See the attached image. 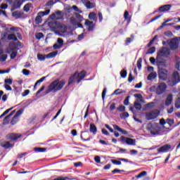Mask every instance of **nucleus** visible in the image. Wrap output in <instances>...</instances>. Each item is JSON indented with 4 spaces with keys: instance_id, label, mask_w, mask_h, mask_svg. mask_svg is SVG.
Returning <instances> with one entry per match:
<instances>
[{
    "instance_id": "nucleus-1",
    "label": "nucleus",
    "mask_w": 180,
    "mask_h": 180,
    "mask_svg": "<svg viewBox=\"0 0 180 180\" xmlns=\"http://www.w3.org/2000/svg\"><path fill=\"white\" fill-rule=\"evenodd\" d=\"M64 85H65V82L64 81H57L53 82L49 86V92H57V91H61Z\"/></svg>"
},
{
    "instance_id": "nucleus-2",
    "label": "nucleus",
    "mask_w": 180,
    "mask_h": 180,
    "mask_svg": "<svg viewBox=\"0 0 180 180\" xmlns=\"http://www.w3.org/2000/svg\"><path fill=\"white\" fill-rule=\"evenodd\" d=\"M180 82V76L178 72H174L171 78L167 81V84L169 86H175L177 84Z\"/></svg>"
},
{
    "instance_id": "nucleus-3",
    "label": "nucleus",
    "mask_w": 180,
    "mask_h": 180,
    "mask_svg": "<svg viewBox=\"0 0 180 180\" xmlns=\"http://www.w3.org/2000/svg\"><path fill=\"white\" fill-rule=\"evenodd\" d=\"M167 43L169 45L170 50L172 51H175V50H178V49H179V39H178L177 37L167 40Z\"/></svg>"
},
{
    "instance_id": "nucleus-4",
    "label": "nucleus",
    "mask_w": 180,
    "mask_h": 180,
    "mask_svg": "<svg viewBox=\"0 0 180 180\" xmlns=\"http://www.w3.org/2000/svg\"><path fill=\"white\" fill-rule=\"evenodd\" d=\"M118 141H120L121 144H127V146H136V139L127 138L124 136H120V138L118 139Z\"/></svg>"
},
{
    "instance_id": "nucleus-5",
    "label": "nucleus",
    "mask_w": 180,
    "mask_h": 180,
    "mask_svg": "<svg viewBox=\"0 0 180 180\" xmlns=\"http://www.w3.org/2000/svg\"><path fill=\"white\" fill-rule=\"evenodd\" d=\"M171 54L169 49L167 47H162L158 52L157 59L161 58V57H168Z\"/></svg>"
},
{
    "instance_id": "nucleus-6",
    "label": "nucleus",
    "mask_w": 180,
    "mask_h": 180,
    "mask_svg": "<svg viewBox=\"0 0 180 180\" xmlns=\"http://www.w3.org/2000/svg\"><path fill=\"white\" fill-rule=\"evenodd\" d=\"M167 88H168L167 84L164 82L160 83L155 89L156 94L162 95V94L167 91Z\"/></svg>"
},
{
    "instance_id": "nucleus-7",
    "label": "nucleus",
    "mask_w": 180,
    "mask_h": 180,
    "mask_svg": "<svg viewBox=\"0 0 180 180\" xmlns=\"http://www.w3.org/2000/svg\"><path fill=\"white\" fill-rule=\"evenodd\" d=\"M158 115H160V111L158 110H153L146 114V118L147 120H153V119L158 117Z\"/></svg>"
},
{
    "instance_id": "nucleus-8",
    "label": "nucleus",
    "mask_w": 180,
    "mask_h": 180,
    "mask_svg": "<svg viewBox=\"0 0 180 180\" xmlns=\"http://www.w3.org/2000/svg\"><path fill=\"white\" fill-rule=\"evenodd\" d=\"M158 74L159 79H161L162 81H167V79L168 78V70L160 68L159 69Z\"/></svg>"
},
{
    "instance_id": "nucleus-9",
    "label": "nucleus",
    "mask_w": 180,
    "mask_h": 180,
    "mask_svg": "<svg viewBox=\"0 0 180 180\" xmlns=\"http://www.w3.org/2000/svg\"><path fill=\"white\" fill-rule=\"evenodd\" d=\"M84 25H86L88 32H94L95 29V23L92 21H89V20H86Z\"/></svg>"
},
{
    "instance_id": "nucleus-10",
    "label": "nucleus",
    "mask_w": 180,
    "mask_h": 180,
    "mask_svg": "<svg viewBox=\"0 0 180 180\" xmlns=\"http://www.w3.org/2000/svg\"><path fill=\"white\" fill-rule=\"evenodd\" d=\"M81 2L86 6L87 9H93L95 8V3L89 1V0H81Z\"/></svg>"
},
{
    "instance_id": "nucleus-11",
    "label": "nucleus",
    "mask_w": 180,
    "mask_h": 180,
    "mask_svg": "<svg viewBox=\"0 0 180 180\" xmlns=\"http://www.w3.org/2000/svg\"><path fill=\"white\" fill-rule=\"evenodd\" d=\"M8 139L9 140H11V141H16V140H18V139H20L22 137V135L19 134H9L7 136Z\"/></svg>"
},
{
    "instance_id": "nucleus-12",
    "label": "nucleus",
    "mask_w": 180,
    "mask_h": 180,
    "mask_svg": "<svg viewBox=\"0 0 180 180\" xmlns=\"http://www.w3.org/2000/svg\"><path fill=\"white\" fill-rule=\"evenodd\" d=\"M171 148V145L165 144L158 149V153H168Z\"/></svg>"
},
{
    "instance_id": "nucleus-13",
    "label": "nucleus",
    "mask_w": 180,
    "mask_h": 180,
    "mask_svg": "<svg viewBox=\"0 0 180 180\" xmlns=\"http://www.w3.org/2000/svg\"><path fill=\"white\" fill-rule=\"evenodd\" d=\"M25 0H15L13 4V9H19L22 5H23Z\"/></svg>"
},
{
    "instance_id": "nucleus-14",
    "label": "nucleus",
    "mask_w": 180,
    "mask_h": 180,
    "mask_svg": "<svg viewBox=\"0 0 180 180\" xmlns=\"http://www.w3.org/2000/svg\"><path fill=\"white\" fill-rule=\"evenodd\" d=\"M74 77L75 78H80V79H84V77H86V72L85 70H82V72H75L74 74Z\"/></svg>"
},
{
    "instance_id": "nucleus-15",
    "label": "nucleus",
    "mask_w": 180,
    "mask_h": 180,
    "mask_svg": "<svg viewBox=\"0 0 180 180\" xmlns=\"http://www.w3.org/2000/svg\"><path fill=\"white\" fill-rule=\"evenodd\" d=\"M172 101H174V95L169 94L165 101V106H169L171 103H172Z\"/></svg>"
},
{
    "instance_id": "nucleus-16",
    "label": "nucleus",
    "mask_w": 180,
    "mask_h": 180,
    "mask_svg": "<svg viewBox=\"0 0 180 180\" xmlns=\"http://www.w3.org/2000/svg\"><path fill=\"white\" fill-rule=\"evenodd\" d=\"M170 9H171V5L166 4L159 8V12H167V11H169Z\"/></svg>"
},
{
    "instance_id": "nucleus-17",
    "label": "nucleus",
    "mask_w": 180,
    "mask_h": 180,
    "mask_svg": "<svg viewBox=\"0 0 180 180\" xmlns=\"http://www.w3.org/2000/svg\"><path fill=\"white\" fill-rule=\"evenodd\" d=\"M23 15V12L16 11L12 13L13 18H15V19H20L21 16Z\"/></svg>"
},
{
    "instance_id": "nucleus-18",
    "label": "nucleus",
    "mask_w": 180,
    "mask_h": 180,
    "mask_svg": "<svg viewBox=\"0 0 180 180\" xmlns=\"http://www.w3.org/2000/svg\"><path fill=\"white\" fill-rule=\"evenodd\" d=\"M134 41V34H131V37H127L125 40V46H129L130 43Z\"/></svg>"
},
{
    "instance_id": "nucleus-19",
    "label": "nucleus",
    "mask_w": 180,
    "mask_h": 180,
    "mask_svg": "<svg viewBox=\"0 0 180 180\" xmlns=\"http://www.w3.org/2000/svg\"><path fill=\"white\" fill-rule=\"evenodd\" d=\"M90 131L91 133H93V134L95 136L98 131V129L96 128V126L95 124H90Z\"/></svg>"
},
{
    "instance_id": "nucleus-20",
    "label": "nucleus",
    "mask_w": 180,
    "mask_h": 180,
    "mask_svg": "<svg viewBox=\"0 0 180 180\" xmlns=\"http://www.w3.org/2000/svg\"><path fill=\"white\" fill-rule=\"evenodd\" d=\"M157 78V72H151L148 75V81H153V79H155Z\"/></svg>"
},
{
    "instance_id": "nucleus-21",
    "label": "nucleus",
    "mask_w": 180,
    "mask_h": 180,
    "mask_svg": "<svg viewBox=\"0 0 180 180\" xmlns=\"http://www.w3.org/2000/svg\"><path fill=\"white\" fill-rule=\"evenodd\" d=\"M57 54H58V51H56L48 53L47 55H46V58H53V57H56Z\"/></svg>"
},
{
    "instance_id": "nucleus-22",
    "label": "nucleus",
    "mask_w": 180,
    "mask_h": 180,
    "mask_svg": "<svg viewBox=\"0 0 180 180\" xmlns=\"http://www.w3.org/2000/svg\"><path fill=\"white\" fill-rule=\"evenodd\" d=\"M89 19L91 20H94V22H96L98 20V18H96V13L94 12H91L89 14Z\"/></svg>"
},
{
    "instance_id": "nucleus-23",
    "label": "nucleus",
    "mask_w": 180,
    "mask_h": 180,
    "mask_svg": "<svg viewBox=\"0 0 180 180\" xmlns=\"http://www.w3.org/2000/svg\"><path fill=\"white\" fill-rule=\"evenodd\" d=\"M113 127L115 130H117V131H120V133H122V134H127V131H126L122 128H120L119 126L114 125Z\"/></svg>"
},
{
    "instance_id": "nucleus-24",
    "label": "nucleus",
    "mask_w": 180,
    "mask_h": 180,
    "mask_svg": "<svg viewBox=\"0 0 180 180\" xmlns=\"http://www.w3.org/2000/svg\"><path fill=\"white\" fill-rule=\"evenodd\" d=\"M8 40H13L14 41H18V38L15 34H10L7 37Z\"/></svg>"
},
{
    "instance_id": "nucleus-25",
    "label": "nucleus",
    "mask_w": 180,
    "mask_h": 180,
    "mask_svg": "<svg viewBox=\"0 0 180 180\" xmlns=\"http://www.w3.org/2000/svg\"><path fill=\"white\" fill-rule=\"evenodd\" d=\"M32 5L31 3H28L25 4L23 7V10L25 12H29L30 11V8H32Z\"/></svg>"
},
{
    "instance_id": "nucleus-26",
    "label": "nucleus",
    "mask_w": 180,
    "mask_h": 180,
    "mask_svg": "<svg viewBox=\"0 0 180 180\" xmlns=\"http://www.w3.org/2000/svg\"><path fill=\"white\" fill-rule=\"evenodd\" d=\"M18 122H19V117L14 115V117H13V119L11 121V124H12V126H13V125L16 124V123H18Z\"/></svg>"
},
{
    "instance_id": "nucleus-27",
    "label": "nucleus",
    "mask_w": 180,
    "mask_h": 180,
    "mask_svg": "<svg viewBox=\"0 0 180 180\" xmlns=\"http://www.w3.org/2000/svg\"><path fill=\"white\" fill-rule=\"evenodd\" d=\"M175 68L177 69L178 71H180V58H179V57H176Z\"/></svg>"
},
{
    "instance_id": "nucleus-28",
    "label": "nucleus",
    "mask_w": 180,
    "mask_h": 180,
    "mask_svg": "<svg viewBox=\"0 0 180 180\" xmlns=\"http://www.w3.org/2000/svg\"><path fill=\"white\" fill-rule=\"evenodd\" d=\"M34 151H36V153H45V151H47V148H35Z\"/></svg>"
},
{
    "instance_id": "nucleus-29",
    "label": "nucleus",
    "mask_w": 180,
    "mask_h": 180,
    "mask_svg": "<svg viewBox=\"0 0 180 180\" xmlns=\"http://www.w3.org/2000/svg\"><path fill=\"white\" fill-rule=\"evenodd\" d=\"M10 121H11V115H8L4 117L3 124H8Z\"/></svg>"
},
{
    "instance_id": "nucleus-30",
    "label": "nucleus",
    "mask_w": 180,
    "mask_h": 180,
    "mask_svg": "<svg viewBox=\"0 0 180 180\" xmlns=\"http://www.w3.org/2000/svg\"><path fill=\"white\" fill-rule=\"evenodd\" d=\"M49 27H51V29H53V30H55V29H56V27H57V22H49Z\"/></svg>"
},
{
    "instance_id": "nucleus-31",
    "label": "nucleus",
    "mask_w": 180,
    "mask_h": 180,
    "mask_svg": "<svg viewBox=\"0 0 180 180\" xmlns=\"http://www.w3.org/2000/svg\"><path fill=\"white\" fill-rule=\"evenodd\" d=\"M77 77H74V75L73 76L70 77L68 81V85H71V84H74V82L77 81Z\"/></svg>"
},
{
    "instance_id": "nucleus-32",
    "label": "nucleus",
    "mask_w": 180,
    "mask_h": 180,
    "mask_svg": "<svg viewBox=\"0 0 180 180\" xmlns=\"http://www.w3.org/2000/svg\"><path fill=\"white\" fill-rule=\"evenodd\" d=\"M143 63V58H139V60H137L136 65L137 68L140 70H141V63Z\"/></svg>"
},
{
    "instance_id": "nucleus-33",
    "label": "nucleus",
    "mask_w": 180,
    "mask_h": 180,
    "mask_svg": "<svg viewBox=\"0 0 180 180\" xmlns=\"http://www.w3.org/2000/svg\"><path fill=\"white\" fill-rule=\"evenodd\" d=\"M120 74L122 78H126L127 77V70L124 69L120 72Z\"/></svg>"
},
{
    "instance_id": "nucleus-34",
    "label": "nucleus",
    "mask_w": 180,
    "mask_h": 180,
    "mask_svg": "<svg viewBox=\"0 0 180 180\" xmlns=\"http://www.w3.org/2000/svg\"><path fill=\"white\" fill-rule=\"evenodd\" d=\"M50 13V9L46 10L45 11H41L39 12V15H41V16H47Z\"/></svg>"
},
{
    "instance_id": "nucleus-35",
    "label": "nucleus",
    "mask_w": 180,
    "mask_h": 180,
    "mask_svg": "<svg viewBox=\"0 0 180 180\" xmlns=\"http://www.w3.org/2000/svg\"><path fill=\"white\" fill-rule=\"evenodd\" d=\"M129 11H125L124 13V18L125 20H127L128 22H130V20H131V18H129Z\"/></svg>"
},
{
    "instance_id": "nucleus-36",
    "label": "nucleus",
    "mask_w": 180,
    "mask_h": 180,
    "mask_svg": "<svg viewBox=\"0 0 180 180\" xmlns=\"http://www.w3.org/2000/svg\"><path fill=\"white\" fill-rule=\"evenodd\" d=\"M146 175H147V172L143 171V172H141L139 174H138L137 176H136V179H139L140 178H143V176H146Z\"/></svg>"
},
{
    "instance_id": "nucleus-37",
    "label": "nucleus",
    "mask_w": 180,
    "mask_h": 180,
    "mask_svg": "<svg viewBox=\"0 0 180 180\" xmlns=\"http://www.w3.org/2000/svg\"><path fill=\"white\" fill-rule=\"evenodd\" d=\"M43 37H44V34H43L41 32H38L35 34V38L37 40H40V39H43Z\"/></svg>"
},
{
    "instance_id": "nucleus-38",
    "label": "nucleus",
    "mask_w": 180,
    "mask_h": 180,
    "mask_svg": "<svg viewBox=\"0 0 180 180\" xmlns=\"http://www.w3.org/2000/svg\"><path fill=\"white\" fill-rule=\"evenodd\" d=\"M134 108H135V109H136V110H141V108L143 107L141 106V104L140 103L135 102Z\"/></svg>"
},
{
    "instance_id": "nucleus-39",
    "label": "nucleus",
    "mask_w": 180,
    "mask_h": 180,
    "mask_svg": "<svg viewBox=\"0 0 180 180\" xmlns=\"http://www.w3.org/2000/svg\"><path fill=\"white\" fill-rule=\"evenodd\" d=\"M37 58L39 61H44L47 57H46V55L38 54Z\"/></svg>"
},
{
    "instance_id": "nucleus-40",
    "label": "nucleus",
    "mask_w": 180,
    "mask_h": 180,
    "mask_svg": "<svg viewBox=\"0 0 180 180\" xmlns=\"http://www.w3.org/2000/svg\"><path fill=\"white\" fill-rule=\"evenodd\" d=\"M13 82V79H6L4 80V84H5L4 85H12Z\"/></svg>"
},
{
    "instance_id": "nucleus-41",
    "label": "nucleus",
    "mask_w": 180,
    "mask_h": 180,
    "mask_svg": "<svg viewBox=\"0 0 180 180\" xmlns=\"http://www.w3.org/2000/svg\"><path fill=\"white\" fill-rule=\"evenodd\" d=\"M155 53V47L153 46L148 50L147 54H154Z\"/></svg>"
},
{
    "instance_id": "nucleus-42",
    "label": "nucleus",
    "mask_w": 180,
    "mask_h": 180,
    "mask_svg": "<svg viewBox=\"0 0 180 180\" xmlns=\"http://www.w3.org/2000/svg\"><path fill=\"white\" fill-rule=\"evenodd\" d=\"M18 56V52L17 51H13L11 55V60H15V58H16V56Z\"/></svg>"
},
{
    "instance_id": "nucleus-43",
    "label": "nucleus",
    "mask_w": 180,
    "mask_h": 180,
    "mask_svg": "<svg viewBox=\"0 0 180 180\" xmlns=\"http://www.w3.org/2000/svg\"><path fill=\"white\" fill-rule=\"evenodd\" d=\"M175 108L176 109H180V98H178L175 101Z\"/></svg>"
},
{
    "instance_id": "nucleus-44",
    "label": "nucleus",
    "mask_w": 180,
    "mask_h": 180,
    "mask_svg": "<svg viewBox=\"0 0 180 180\" xmlns=\"http://www.w3.org/2000/svg\"><path fill=\"white\" fill-rule=\"evenodd\" d=\"M129 115L127 112H124L122 114L120 115L121 119H126L129 117Z\"/></svg>"
},
{
    "instance_id": "nucleus-45",
    "label": "nucleus",
    "mask_w": 180,
    "mask_h": 180,
    "mask_svg": "<svg viewBox=\"0 0 180 180\" xmlns=\"http://www.w3.org/2000/svg\"><path fill=\"white\" fill-rule=\"evenodd\" d=\"M111 162L114 164V165H122L121 160H111Z\"/></svg>"
},
{
    "instance_id": "nucleus-46",
    "label": "nucleus",
    "mask_w": 180,
    "mask_h": 180,
    "mask_svg": "<svg viewBox=\"0 0 180 180\" xmlns=\"http://www.w3.org/2000/svg\"><path fill=\"white\" fill-rule=\"evenodd\" d=\"M134 98H137V99H140V102H143V96L140 94H134Z\"/></svg>"
},
{
    "instance_id": "nucleus-47",
    "label": "nucleus",
    "mask_w": 180,
    "mask_h": 180,
    "mask_svg": "<svg viewBox=\"0 0 180 180\" xmlns=\"http://www.w3.org/2000/svg\"><path fill=\"white\" fill-rule=\"evenodd\" d=\"M162 16V14L157 15L151 19V20L149 21V23H152V22H154L157 20L158 19H160Z\"/></svg>"
},
{
    "instance_id": "nucleus-48",
    "label": "nucleus",
    "mask_w": 180,
    "mask_h": 180,
    "mask_svg": "<svg viewBox=\"0 0 180 180\" xmlns=\"http://www.w3.org/2000/svg\"><path fill=\"white\" fill-rule=\"evenodd\" d=\"M22 114H23V108H20L17 111L15 116H17L18 117H19V116H20V115H22Z\"/></svg>"
},
{
    "instance_id": "nucleus-49",
    "label": "nucleus",
    "mask_w": 180,
    "mask_h": 180,
    "mask_svg": "<svg viewBox=\"0 0 180 180\" xmlns=\"http://www.w3.org/2000/svg\"><path fill=\"white\" fill-rule=\"evenodd\" d=\"M8 58V55L5 54V55H2L0 57V61H1L2 63H4V61H6V59Z\"/></svg>"
},
{
    "instance_id": "nucleus-50",
    "label": "nucleus",
    "mask_w": 180,
    "mask_h": 180,
    "mask_svg": "<svg viewBox=\"0 0 180 180\" xmlns=\"http://www.w3.org/2000/svg\"><path fill=\"white\" fill-rule=\"evenodd\" d=\"M150 134H152V136H157V135L160 134V132L158 131H154V129H153V128L150 129Z\"/></svg>"
},
{
    "instance_id": "nucleus-51",
    "label": "nucleus",
    "mask_w": 180,
    "mask_h": 180,
    "mask_svg": "<svg viewBox=\"0 0 180 180\" xmlns=\"http://www.w3.org/2000/svg\"><path fill=\"white\" fill-rule=\"evenodd\" d=\"M55 4H56V2H54V1L50 0L46 2V6H53V5H54Z\"/></svg>"
},
{
    "instance_id": "nucleus-52",
    "label": "nucleus",
    "mask_w": 180,
    "mask_h": 180,
    "mask_svg": "<svg viewBox=\"0 0 180 180\" xmlns=\"http://www.w3.org/2000/svg\"><path fill=\"white\" fill-rule=\"evenodd\" d=\"M129 100H130V96H127V98L124 101V105H125V106H129Z\"/></svg>"
},
{
    "instance_id": "nucleus-53",
    "label": "nucleus",
    "mask_w": 180,
    "mask_h": 180,
    "mask_svg": "<svg viewBox=\"0 0 180 180\" xmlns=\"http://www.w3.org/2000/svg\"><path fill=\"white\" fill-rule=\"evenodd\" d=\"M72 8L74 9L75 12H78L79 13H82V11L79 10L78 6H72Z\"/></svg>"
},
{
    "instance_id": "nucleus-54",
    "label": "nucleus",
    "mask_w": 180,
    "mask_h": 180,
    "mask_svg": "<svg viewBox=\"0 0 180 180\" xmlns=\"http://www.w3.org/2000/svg\"><path fill=\"white\" fill-rule=\"evenodd\" d=\"M119 161H123L124 162H129L130 164H133L132 161H129V160L123 158H118Z\"/></svg>"
},
{
    "instance_id": "nucleus-55",
    "label": "nucleus",
    "mask_w": 180,
    "mask_h": 180,
    "mask_svg": "<svg viewBox=\"0 0 180 180\" xmlns=\"http://www.w3.org/2000/svg\"><path fill=\"white\" fill-rule=\"evenodd\" d=\"M118 112H124L126 110V107L124 105H120L119 108H117Z\"/></svg>"
},
{
    "instance_id": "nucleus-56",
    "label": "nucleus",
    "mask_w": 180,
    "mask_h": 180,
    "mask_svg": "<svg viewBox=\"0 0 180 180\" xmlns=\"http://www.w3.org/2000/svg\"><path fill=\"white\" fill-rule=\"evenodd\" d=\"M108 91V89L106 87H105L103 90V92H102V99H105V96H106V92Z\"/></svg>"
},
{
    "instance_id": "nucleus-57",
    "label": "nucleus",
    "mask_w": 180,
    "mask_h": 180,
    "mask_svg": "<svg viewBox=\"0 0 180 180\" xmlns=\"http://www.w3.org/2000/svg\"><path fill=\"white\" fill-rule=\"evenodd\" d=\"M166 123H167V124L170 125V126H172V124H174V120H172V119H167L166 120Z\"/></svg>"
},
{
    "instance_id": "nucleus-58",
    "label": "nucleus",
    "mask_w": 180,
    "mask_h": 180,
    "mask_svg": "<svg viewBox=\"0 0 180 180\" xmlns=\"http://www.w3.org/2000/svg\"><path fill=\"white\" fill-rule=\"evenodd\" d=\"M119 172H124V170H120L119 169H115L112 171V174H119Z\"/></svg>"
},
{
    "instance_id": "nucleus-59",
    "label": "nucleus",
    "mask_w": 180,
    "mask_h": 180,
    "mask_svg": "<svg viewBox=\"0 0 180 180\" xmlns=\"http://www.w3.org/2000/svg\"><path fill=\"white\" fill-rule=\"evenodd\" d=\"M22 74H23V75H29V74H30V70H29L27 69H23Z\"/></svg>"
},
{
    "instance_id": "nucleus-60",
    "label": "nucleus",
    "mask_w": 180,
    "mask_h": 180,
    "mask_svg": "<svg viewBox=\"0 0 180 180\" xmlns=\"http://www.w3.org/2000/svg\"><path fill=\"white\" fill-rule=\"evenodd\" d=\"M94 161H96L97 162V164H101V157L95 156Z\"/></svg>"
},
{
    "instance_id": "nucleus-61",
    "label": "nucleus",
    "mask_w": 180,
    "mask_h": 180,
    "mask_svg": "<svg viewBox=\"0 0 180 180\" xmlns=\"http://www.w3.org/2000/svg\"><path fill=\"white\" fill-rule=\"evenodd\" d=\"M103 134H105V136H109V131H108V130H106V129L103 128L101 130Z\"/></svg>"
},
{
    "instance_id": "nucleus-62",
    "label": "nucleus",
    "mask_w": 180,
    "mask_h": 180,
    "mask_svg": "<svg viewBox=\"0 0 180 180\" xmlns=\"http://www.w3.org/2000/svg\"><path fill=\"white\" fill-rule=\"evenodd\" d=\"M3 147H4V148H11V147H12V145L10 144L9 142H7L3 146Z\"/></svg>"
},
{
    "instance_id": "nucleus-63",
    "label": "nucleus",
    "mask_w": 180,
    "mask_h": 180,
    "mask_svg": "<svg viewBox=\"0 0 180 180\" xmlns=\"http://www.w3.org/2000/svg\"><path fill=\"white\" fill-rule=\"evenodd\" d=\"M4 86L6 91H12V87L9 84H4Z\"/></svg>"
},
{
    "instance_id": "nucleus-64",
    "label": "nucleus",
    "mask_w": 180,
    "mask_h": 180,
    "mask_svg": "<svg viewBox=\"0 0 180 180\" xmlns=\"http://www.w3.org/2000/svg\"><path fill=\"white\" fill-rule=\"evenodd\" d=\"M1 9H8V4H1Z\"/></svg>"
}]
</instances>
